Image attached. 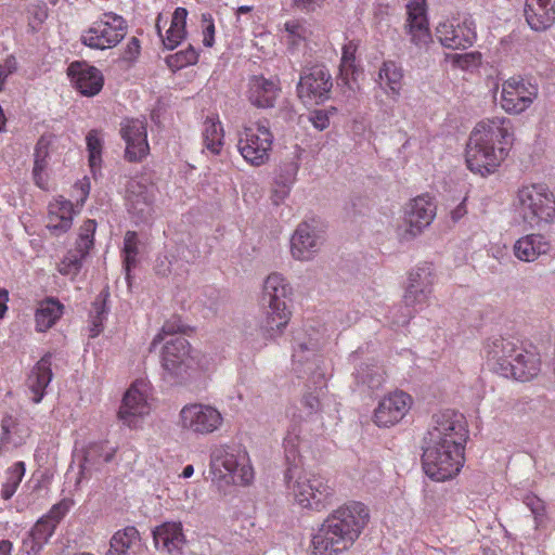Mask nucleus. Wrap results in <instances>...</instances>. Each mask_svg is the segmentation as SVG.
I'll list each match as a JSON object with an SVG mask.
<instances>
[{
	"mask_svg": "<svg viewBox=\"0 0 555 555\" xmlns=\"http://www.w3.org/2000/svg\"><path fill=\"white\" fill-rule=\"evenodd\" d=\"M468 438L465 417L454 410L435 413L424 437L422 464L434 481L455 477L464 464V449Z\"/></svg>",
	"mask_w": 555,
	"mask_h": 555,
	"instance_id": "nucleus-1",
	"label": "nucleus"
},
{
	"mask_svg": "<svg viewBox=\"0 0 555 555\" xmlns=\"http://www.w3.org/2000/svg\"><path fill=\"white\" fill-rule=\"evenodd\" d=\"M370 520L362 502L349 501L332 511L311 537L310 555H340L358 540Z\"/></svg>",
	"mask_w": 555,
	"mask_h": 555,
	"instance_id": "nucleus-2",
	"label": "nucleus"
},
{
	"mask_svg": "<svg viewBox=\"0 0 555 555\" xmlns=\"http://www.w3.org/2000/svg\"><path fill=\"white\" fill-rule=\"evenodd\" d=\"M514 140L512 121L494 117L477 124L466 146V164L470 171L487 177L507 155Z\"/></svg>",
	"mask_w": 555,
	"mask_h": 555,
	"instance_id": "nucleus-3",
	"label": "nucleus"
},
{
	"mask_svg": "<svg viewBox=\"0 0 555 555\" xmlns=\"http://www.w3.org/2000/svg\"><path fill=\"white\" fill-rule=\"evenodd\" d=\"M293 288L280 273H271L263 284L261 305L264 318L260 323V333L264 340L280 336L291 319L289 304Z\"/></svg>",
	"mask_w": 555,
	"mask_h": 555,
	"instance_id": "nucleus-4",
	"label": "nucleus"
},
{
	"mask_svg": "<svg viewBox=\"0 0 555 555\" xmlns=\"http://www.w3.org/2000/svg\"><path fill=\"white\" fill-rule=\"evenodd\" d=\"M284 479L296 502L305 508L320 512L333 502L335 492L328 481L322 476L305 472L297 464L286 468Z\"/></svg>",
	"mask_w": 555,
	"mask_h": 555,
	"instance_id": "nucleus-5",
	"label": "nucleus"
},
{
	"mask_svg": "<svg viewBox=\"0 0 555 555\" xmlns=\"http://www.w3.org/2000/svg\"><path fill=\"white\" fill-rule=\"evenodd\" d=\"M247 462L246 452L234 447H218L210 455L211 473L227 483L245 486L251 482L254 473Z\"/></svg>",
	"mask_w": 555,
	"mask_h": 555,
	"instance_id": "nucleus-6",
	"label": "nucleus"
},
{
	"mask_svg": "<svg viewBox=\"0 0 555 555\" xmlns=\"http://www.w3.org/2000/svg\"><path fill=\"white\" fill-rule=\"evenodd\" d=\"M517 207L531 228L550 222L555 217V199L543 185L524 186L517 194Z\"/></svg>",
	"mask_w": 555,
	"mask_h": 555,
	"instance_id": "nucleus-7",
	"label": "nucleus"
},
{
	"mask_svg": "<svg viewBox=\"0 0 555 555\" xmlns=\"http://www.w3.org/2000/svg\"><path fill=\"white\" fill-rule=\"evenodd\" d=\"M273 139L269 120H259L255 127H245L240 132L237 149L247 163L261 166L269 160Z\"/></svg>",
	"mask_w": 555,
	"mask_h": 555,
	"instance_id": "nucleus-8",
	"label": "nucleus"
},
{
	"mask_svg": "<svg viewBox=\"0 0 555 555\" xmlns=\"http://www.w3.org/2000/svg\"><path fill=\"white\" fill-rule=\"evenodd\" d=\"M106 20H100L92 24L81 35V42L92 49L104 50L115 47L126 36V21L122 16L113 12L104 13Z\"/></svg>",
	"mask_w": 555,
	"mask_h": 555,
	"instance_id": "nucleus-9",
	"label": "nucleus"
},
{
	"mask_svg": "<svg viewBox=\"0 0 555 555\" xmlns=\"http://www.w3.org/2000/svg\"><path fill=\"white\" fill-rule=\"evenodd\" d=\"M332 88V76L324 65L315 64L302 68L297 83V93L301 100L323 103L330 99Z\"/></svg>",
	"mask_w": 555,
	"mask_h": 555,
	"instance_id": "nucleus-10",
	"label": "nucleus"
},
{
	"mask_svg": "<svg viewBox=\"0 0 555 555\" xmlns=\"http://www.w3.org/2000/svg\"><path fill=\"white\" fill-rule=\"evenodd\" d=\"M180 426L194 434L208 435L217 430L221 423V413L206 404H188L180 411Z\"/></svg>",
	"mask_w": 555,
	"mask_h": 555,
	"instance_id": "nucleus-11",
	"label": "nucleus"
},
{
	"mask_svg": "<svg viewBox=\"0 0 555 555\" xmlns=\"http://www.w3.org/2000/svg\"><path fill=\"white\" fill-rule=\"evenodd\" d=\"M436 216V205L431 198L418 196L414 198L406 209L403 225L399 228V236L410 241L422 233Z\"/></svg>",
	"mask_w": 555,
	"mask_h": 555,
	"instance_id": "nucleus-12",
	"label": "nucleus"
},
{
	"mask_svg": "<svg viewBox=\"0 0 555 555\" xmlns=\"http://www.w3.org/2000/svg\"><path fill=\"white\" fill-rule=\"evenodd\" d=\"M143 380L134 382L124 396L118 417L130 428L139 426L140 418L150 413V404Z\"/></svg>",
	"mask_w": 555,
	"mask_h": 555,
	"instance_id": "nucleus-13",
	"label": "nucleus"
},
{
	"mask_svg": "<svg viewBox=\"0 0 555 555\" xmlns=\"http://www.w3.org/2000/svg\"><path fill=\"white\" fill-rule=\"evenodd\" d=\"M437 40L448 49H467L477 38L476 26L473 20L465 18L462 23H440L436 28Z\"/></svg>",
	"mask_w": 555,
	"mask_h": 555,
	"instance_id": "nucleus-14",
	"label": "nucleus"
},
{
	"mask_svg": "<svg viewBox=\"0 0 555 555\" xmlns=\"http://www.w3.org/2000/svg\"><path fill=\"white\" fill-rule=\"evenodd\" d=\"M153 202V193L149 186L137 180L128 182L126 205L135 224L147 223L152 219Z\"/></svg>",
	"mask_w": 555,
	"mask_h": 555,
	"instance_id": "nucleus-15",
	"label": "nucleus"
},
{
	"mask_svg": "<svg viewBox=\"0 0 555 555\" xmlns=\"http://www.w3.org/2000/svg\"><path fill=\"white\" fill-rule=\"evenodd\" d=\"M191 364V346L183 336H176L165 343L162 366L171 377L181 376Z\"/></svg>",
	"mask_w": 555,
	"mask_h": 555,
	"instance_id": "nucleus-16",
	"label": "nucleus"
},
{
	"mask_svg": "<svg viewBox=\"0 0 555 555\" xmlns=\"http://www.w3.org/2000/svg\"><path fill=\"white\" fill-rule=\"evenodd\" d=\"M121 138L126 142L125 157L129 162L141 160L149 152L146 124L132 118L121 122Z\"/></svg>",
	"mask_w": 555,
	"mask_h": 555,
	"instance_id": "nucleus-17",
	"label": "nucleus"
},
{
	"mask_svg": "<svg viewBox=\"0 0 555 555\" xmlns=\"http://www.w3.org/2000/svg\"><path fill=\"white\" fill-rule=\"evenodd\" d=\"M411 406V397L396 391L385 397L375 409L374 423L379 427H390L403 418Z\"/></svg>",
	"mask_w": 555,
	"mask_h": 555,
	"instance_id": "nucleus-18",
	"label": "nucleus"
},
{
	"mask_svg": "<svg viewBox=\"0 0 555 555\" xmlns=\"http://www.w3.org/2000/svg\"><path fill=\"white\" fill-rule=\"evenodd\" d=\"M320 341L318 338L310 337L308 341H298L294 346L293 363L295 370L299 373L311 374L315 377H324L325 372L322 369L323 359L318 353Z\"/></svg>",
	"mask_w": 555,
	"mask_h": 555,
	"instance_id": "nucleus-19",
	"label": "nucleus"
},
{
	"mask_svg": "<svg viewBox=\"0 0 555 555\" xmlns=\"http://www.w3.org/2000/svg\"><path fill=\"white\" fill-rule=\"evenodd\" d=\"M427 0H409L406 4L405 31L411 36V42L424 47L430 39L427 21Z\"/></svg>",
	"mask_w": 555,
	"mask_h": 555,
	"instance_id": "nucleus-20",
	"label": "nucleus"
},
{
	"mask_svg": "<svg viewBox=\"0 0 555 555\" xmlns=\"http://www.w3.org/2000/svg\"><path fill=\"white\" fill-rule=\"evenodd\" d=\"M67 74L74 87L85 96H93L103 88L104 77L94 66L74 62L68 66Z\"/></svg>",
	"mask_w": 555,
	"mask_h": 555,
	"instance_id": "nucleus-21",
	"label": "nucleus"
},
{
	"mask_svg": "<svg viewBox=\"0 0 555 555\" xmlns=\"http://www.w3.org/2000/svg\"><path fill=\"white\" fill-rule=\"evenodd\" d=\"M322 243L321 231L314 225L300 223L291 240V250L295 259L309 260Z\"/></svg>",
	"mask_w": 555,
	"mask_h": 555,
	"instance_id": "nucleus-22",
	"label": "nucleus"
},
{
	"mask_svg": "<svg viewBox=\"0 0 555 555\" xmlns=\"http://www.w3.org/2000/svg\"><path fill=\"white\" fill-rule=\"evenodd\" d=\"M541 369V360L538 353L519 347L511 364H504L503 376L512 377L519 382H528L538 376Z\"/></svg>",
	"mask_w": 555,
	"mask_h": 555,
	"instance_id": "nucleus-23",
	"label": "nucleus"
},
{
	"mask_svg": "<svg viewBox=\"0 0 555 555\" xmlns=\"http://www.w3.org/2000/svg\"><path fill=\"white\" fill-rule=\"evenodd\" d=\"M153 540L158 551L170 555H182L186 544L181 522H164L153 530Z\"/></svg>",
	"mask_w": 555,
	"mask_h": 555,
	"instance_id": "nucleus-24",
	"label": "nucleus"
},
{
	"mask_svg": "<svg viewBox=\"0 0 555 555\" xmlns=\"http://www.w3.org/2000/svg\"><path fill=\"white\" fill-rule=\"evenodd\" d=\"M519 347L509 338L492 337L485 346L487 362L491 370L503 376L504 364H511Z\"/></svg>",
	"mask_w": 555,
	"mask_h": 555,
	"instance_id": "nucleus-25",
	"label": "nucleus"
},
{
	"mask_svg": "<svg viewBox=\"0 0 555 555\" xmlns=\"http://www.w3.org/2000/svg\"><path fill=\"white\" fill-rule=\"evenodd\" d=\"M525 17L531 29H548L555 23V0H526Z\"/></svg>",
	"mask_w": 555,
	"mask_h": 555,
	"instance_id": "nucleus-26",
	"label": "nucleus"
},
{
	"mask_svg": "<svg viewBox=\"0 0 555 555\" xmlns=\"http://www.w3.org/2000/svg\"><path fill=\"white\" fill-rule=\"evenodd\" d=\"M248 100L258 108H270L274 106L280 93L278 85L262 76H254L249 81Z\"/></svg>",
	"mask_w": 555,
	"mask_h": 555,
	"instance_id": "nucleus-27",
	"label": "nucleus"
},
{
	"mask_svg": "<svg viewBox=\"0 0 555 555\" xmlns=\"http://www.w3.org/2000/svg\"><path fill=\"white\" fill-rule=\"evenodd\" d=\"M551 243L541 234H528L514 244V255L525 262H532L551 250Z\"/></svg>",
	"mask_w": 555,
	"mask_h": 555,
	"instance_id": "nucleus-28",
	"label": "nucleus"
},
{
	"mask_svg": "<svg viewBox=\"0 0 555 555\" xmlns=\"http://www.w3.org/2000/svg\"><path fill=\"white\" fill-rule=\"evenodd\" d=\"M52 142L53 135L44 133L38 139L34 150L33 180L41 190H47L48 188V175L46 170L49 165Z\"/></svg>",
	"mask_w": 555,
	"mask_h": 555,
	"instance_id": "nucleus-29",
	"label": "nucleus"
},
{
	"mask_svg": "<svg viewBox=\"0 0 555 555\" xmlns=\"http://www.w3.org/2000/svg\"><path fill=\"white\" fill-rule=\"evenodd\" d=\"M52 353L47 352L31 370L27 383L30 391L33 392V401L39 403L43 396L44 389L52 380L53 374L51 370Z\"/></svg>",
	"mask_w": 555,
	"mask_h": 555,
	"instance_id": "nucleus-30",
	"label": "nucleus"
},
{
	"mask_svg": "<svg viewBox=\"0 0 555 555\" xmlns=\"http://www.w3.org/2000/svg\"><path fill=\"white\" fill-rule=\"evenodd\" d=\"M188 11L184 8H177L172 14L169 29L166 36H163L160 28L162 14L158 15L156 21V30L160 37L163 44L168 50H173L185 38Z\"/></svg>",
	"mask_w": 555,
	"mask_h": 555,
	"instance_id": "nucleus-31",
	"label": "nucleus"
},
{
	"mask_svg": "<svg viewBox=\"0 0 555 555\" xmlns=\"http://www.w3.org/2000/svg\"><path fill=\"white\" fill-rule=\"evenodd\" d=\"M141 547V538L138 529L128 526L114 533L109 542V550L105 555H137Z\"/></svg>",
	"mask_w": 555,
	"mask_h": 555,
	"instance_id": "nucleus-32",
	"label": "nucleus"
},
{
	"mask_svg": "<svg viewBox=\"0 0 555 555\" xmlns=\"http://www.w3.org/2000/svg\"><path fill=\"white\" fill-rule=\"evenodd\" d=\"M430 295L431 293L429 291L406 286L403 295L405 312H403L400 317H392V322L395 325H406L415 312L423 310L427 306Z\"/></svg>",
	"mask_w": 555,
	"mask_h": 555,
	"instance_id": "nucleus-33",
	"label": "nucleus"
},
{
	"mask_svg": "<svg viewBox=\"0 0 555 555\" xmlns=\"http://www.w3.org/2000/svg\"><path fill=\"white\" fill-rule=\"evenodd\" d=\"M62 314L63 305L59 300L54 298L46 299L36 311V330L46 332L55 324Z\"/></svg>",
	"mask_w": 555,
	"mask_h": 555,
	"instance_id": "nucleus-34",
	"label": "nucleus"
},
{
	"mask_svg": "<svg viewBox=\"0 0 555 555\" xmlns=\"http://www.w3.org/2000/svg\"><path fill=\"white\" fill-rule=\"evenodd\" d=\"M358 50V43L353 40H350L343 47V55H341V68H340V79L348 87L351 92H354V88L357 87V67H356V52Z\"/></svg>",
	"mask_w": 555,
	"mask_h": 555,
	"instance_id": "nucleus-35",
	"label": "nucleus"
},
{
	"mask_svg": "<svg viewBox=\"0 0 555 555\" xmlns=\"http://www.w3.org/2000/svg\"><path fill=\"white\" fill-rule=\"evenodd\" d=\"M73 224L70 203L56 206L49 211L47 229L52 235L59 236L66 233Z\"/></svg>",
	"mask_w": 555,
	"mask_h": 555,
	"instance_id": "nucleus-36",
	"label": "nucleus"
},
{
	"mask_svg": "<svg viewBox=\"0 0 555 555\" xmlns=\"http://www.w3.org/2000/svg\"><path fill=\"white\" fill-rule=\"evenodd\" d=\"M299 169V164L295 160L284 162L279 167L275 178V184L282 186L281 190L274 191V203L278 204L289 192L291 185L295 182Z\"/></svg>",
	"mask_w": 555,
	"mask_h": 555,
	"instance_id": "nucleus-37",
	"label": "nucleus"
},
{
	"mask_svg": "<svg viewBox=\"0 0 555 555\" xmlns=\"http://www.w3.org/2000/svg\"><path fill=\"white\" fill-rule=\"evenodd\" d=\"M357 385L374 391L380 388L384 383V375L376 365L360 364L354 372Z\"/></svg>",
	"mask_w": 555,
	"mask_h": 555,
	"instance_id": "nucleus-38",
	"label": "nucleus"
},
{
	"mask_svg": "<svg viewBox=\"0 0 555 555\" xmlns=\"http://www.w3.org/2000/svg\"><path fill=\"white\" fill-rule=\"evenodd\" d=\"M530 104V98H524V95H519L511 82L503 83L501 92V105L506 112L519 114L529 107Z\"/></svg>",
	"mask_w": 555,
	"mask_h": 555,
	"instance_id": "nucleus-39",
	"label": "nucleus"
},
{
	"mask_svg": "<svg viewBox=\"0 0 555 555\" xmlns=\"http://www.w3.org/2000/svg\"><path fill=\"white\" fill-rule=\"evenodd\" d=\"M204 146L214 155H218L223 144V129L219 120L207 118L203 129Z\"/></svg>",
	"mask_w": 555,
	"mask_h": 555,
	"instance_id": "nucleus-40",
	"label": "nucleus"
},
{
	"mask_svg": "<svg viewBox=\"0 0 555 555\" xmlns=\"http://www.w3.org/2000/svg\"><path fill=\"white\" fill-rule=\"evenodd\" d=\"M124 270L126 279L130 282V271L138 263L139 255V240L138 234L134 231H127L124 237Z\"/></svg>",
	"mask_w": 555,
	"mask_h": 555,
	"instance_id": "nucleus-41",
	"label": "nucleus"
},
{
	"mask_svg": "<svg viewBox=\"0 0 555 555\" xmlns=\"http://www.w3.org/2000/svg\"><path fill=\"white\" fill-rule=\"evenodd\" d=\"M378 77L389 88L392 95H399L403 78L402 68L392 61L383 63Z\"/></svg>",
	"mask_w": 555,
	"mask_h": 555,
	"instance_id": "nucleus-42",
	"label": "nucleus"
},
{
	"mask_svg": "<svg viewBox=\"0 0 555 555\" xmlns=\"http://www.w3.org/2000/svg\"><path fill=\"white\" fill-rule=\"evenodd\" d=\"M434 268L430 263L416 267L409 274L408 286L433 292Z\"/></svg>",
	"mask_w": 555,
	"mask_h": 555,
	"instance_id": "nucleus-43",
	"label": "nucleus"
},
{
	"mask_svg": "<svg viewBox=\"0 0 555 555\" xmlns=\"http://www.w3.org/2000/svg\"><path fill=\"white\" fill-rule=\"evenodd\" d=\"M106 449L107 446L106 443L103 442H94L89 444L85 450L83 464L81 465L82 472L87 469L88 465H95L100 461V459H102L103 462L105 463L111 462L114 457L115 450Z\"/></svg>",
	"mask_w": 555,
	"mask_h": 555,
	"instance_id": "nucleus-44",
	"label": "nucleus"
},
{
	"mask_svg": "<svg viewBox=\"0 0 555 555\" xmlns=\"http://www.w3.org/2000/svg\"><path fill=\"white\" fill-rule=\"evenodd\" d=\"M25 470L24 462H16L11 468H9L7 472V481L3 483L1 489V498L3 500H10L14 495L25 475Z\"/></svg>",
	"mask_w": 555,
	"mask_h": 555,
	"instance_id": "nucleus-45",
	"label": "nucleus"
},
{
	"mask_svg": "<svg viewBox=\"0 0 555 555\" xmlns=\"http://www.w3.org/2000/svg\"><path fill=\"white\" fill-rule=\"evenodd\" d=\"M299 442V431L297 430L296 426H293L287 430V434L283 441L287 467L291 466L292 464H297L301 466V459L299 456L298 450Z\"/></svg>",
	"mask_w": 555,
	"mask_h": 555,
	"instance_id": "nucleus-46",
	"label": "nucleus"
},
{
	"mask_svg": "<svg viewBox=\"0 0 555 555\" xmlns=\"http://www.w3.org/2000/svg\"><path fill=\"white\" fill-rule=\"evenodd\" d=\"M87 151L89 154V165L92 170L101 165L102 162V149L103 139L101 132L96 129H92L86 137Z\"/></svg>",
	"mask_w": 555,
	"mask_h": 555,
	"instance_id": "nucleus-47",
	"label": "nucleus"
},
{
	"mask_svg": "<svg viewBox=\"0 0 555 555\" xmlns=\"http://www.w3.org/2000/svg\"><path fill=\"white\" fill-rule=\"evenodd\" d=\"M96 230V222L93 219H87L80 227L76 248L81 251V256H87L93 247V238Z\"/></svg>",
	"mask_w": 555,
	"mask_h": 555,
	"instance_id": "nucleus-48",
	"label": "nucleus"
},
{
	"mask_svg": "<svg viewBox=\"0 0 555 555\" xmlns=\"http://www.w3.org/2000/svg\"><path fill=\"white\" fill-rule=\"evenodd\" d=\"M198 60V53L189 44L186 49L181 50L175 54H170L166 57L167 65L172 69H180L189 65H193Z\"/></svg>",
	"mask_w": 555,
	"mask_h": 555,
	"instance_id": "nucleus-49",
	"label": "nucleus"
},
{
	"mask_svg": "<svg viewBox=\"0 0 555 555\" xmlns=\"http://www.w3.org/2000/svg\"><path fill=\"white\" fill-rule=\"evenodd\" d=\"M450 61L454 67L472 72L481 64V53L474 51L463 54H452L450 55Z\"/></svg>",
	"mask_w": 555,
	"mask_h": 555,
	"instance_id": "nucleus-50",
	"label": "nucleus"
},
{
	"mask_svg": "<svg viewBox=\"0 0 555 555\" xmlns=\"http://www.w3.org/2000/svg\"><path fill=\"white\" fill-rule=\"evenodd\" d=\"M56 528V525L53 520H50L49 517L42 516L33 527L29 534L35 537V539L40 540L41 542L48 543L49 539L52 537Z\"/></svg>",
	"mask_w": 555,
	"mask_h": 555,
	"instance_id": "nucleus-51",
	"label": "nucleus"
},
{
	"mask_svg": "<svg viewBox=\"0 0 555 555\" xmlns=\"http://www.w3.org/2000/svg\"><path fill=\"white\" fill-rule=\"evenodd\" d=\"M1 429L0 450L10 443L16 444L14 441V435L18 431L17 421L10 415L4 416L1 421Z\"/></svg>",
	"mask_w": 555,
	"mask_h": 555,
	"instance_id": "nucleus-52",
	"label": "nucleus"
},
{
	"mask_svg": "<svg viewBox=\"0 0 555 555\" xmlns=\"http://www.w3.org/2000/svg\"><path fill=\"white\" fill-rule=\"evenodd\" d=\"M87 256H81V251H78L76 248L74 251H69L64 260L62 261V268L60 269V272L62 274H77L81 267H82V260Z\"/></svg>",
	"mask_w": 555,
	"mask_h": 555,
	"instance_id": "nucleus-53",
	"label": "nucleus"
},
{
	"mask_svg": "<svg viewBox=\"0 0 555 555\" xmlns=\"http://www.w3.org/2000/svg\"><path fill=\"white\" fill-rule=\"evenodd\" d=\"M74 505V501L72 499H63L59 503L54 504L49 513L44 515L46 517H49L50 520H53L55 525L63 519V517L68 513L70 507Z\"/></svg>",
	"mask_w": 555,
	"mask_h": 555,
	"instance_id": "nucleus-54",
	"label": "nucleus"
},
{
	"mask_svg": "<svg viewBox=\"0 0 555 555\" xmlns=\"http://www.w3.org/2000/svg\"><path fill=\"white\" fill-rule=\"evenodd\" d=\"M285 31L288 35V43L296 46L300 40L305 39L306 29L296 21H288L284 24Z\"/></svg>",
	"mask_w": 555,
	"mask_h": 555,
	"instance_id": "nucleus-55",
	"label": "nucleus"
},
{
	"mask_svg": "<svg viewBox=\"0 0 555 555\" xmlns=\"http://www.w3.org/2000/svg\"><path fill=\"white\" fill-rule=\"evenodd\" d=\"M108 296H109V294L107 291H102L96 296L95 300L92 304L91 315H95V318H98V319H101V318L105 319V317L108 312V308L106 306Z\"/></svg>",
	"mask_w": 555,
	"mask_h": 555,
	"instance_id": "nucleus-56",
	"label": "nucleus"
},
{
	"mask_svg": "<svg viewBox=\"0 0 555 555\" xmlns=\"http://www.w3.org/2000/svg\"><path fill=\"white\" fill-rule=\"evenodd\" d=\"M202 22L205 25L203 30L204 39L203 43L205 47H212L215 42V25L210 14H203Z\"/></svg>",
	"mask_w": 555,
	"mask_h": 555,
	"instance_id": "nucleus-57",
	"label": "nucleus"
},
{
	"mask_svg": "<svg viewBox=\"0 0 555 555\" xmlns=\"http://www.w3.org/2000/svg\"><path fill=\"white\" fill-rule=\"evenodd\" d=\"M505 82H511V85H513V87L517 90V93H519V95H524V98L529 96L531 103L538 95L537 88L531 85L527 86L522 80H516L514 78H511Z\"/></svg>",
	"mask_w": 555,
	"mask_h": 555,
	"instance_id": "nucleus-58",
	"label": "nucleus"
},
{
	"mask_svg": "<svg viewBox=\"0 0 555 555\" xmlns=\"http://www.w3.org/2000/svg\"><path fill=\"white\" fill-rule=\"evenodd\" d=\"M524 503L534 515L535 519H538V517L544 515V511H545L544 502L537 495H534V494L526 495L524 499Z\"/></svg>",
	"mask_w": 555,
	"mask_h": 555,
	"instance_id": "nucleus-59",
	"label": "nucleus"
},
{
	"mask_svg": "<svg viewBox=\"0 0 555 555\" xmlns=\"http://www.w3.org/2000/svg\"><path fill=\"white\" fill-rule=\"evenodd\" d=\"M309 120L313 127L320 131L326 129L330 125L328 114L323 109L312 111L309 115Z\"/></svg>",
	"mask_w": 555,
	"mask_h": 555,
	"instance_id": "nucleus-60",
	"label": "nucleus"
},
{
	"mask_svg": "<svg viewBox=\"0 0 555 555\" xmlns=\"http://www.w3.org/2000/svg\"><path fill=\"white\" fill-rule=\"evenodd\" d=\"M17 69V62L14 56H9L5 61L0 64V91L3 88V85L7 78L12 75Z\"/></svg>",
	"mask_w": 555,
	"mask_h": 555,
	"instance_id": "nucleus-61",
	"label": "nucleus"
},
{
	"mask_svg": "<svg viewBox=\"0 0 555 555\" xmlns=\"http://www.w3.org/2000/svg\"><path fill=\"white\" fill-rule=\"evenodd\" d=\"M46 542L35 539L31 534L24 539L23 546L28 555H39Z\"/></svg>",
	"mask_w": 555,
	"mask_h": 555,
	"instance_id": "nucleus-62",
	"label": "nucleus"
},
{
	"mask_svg": "<svg viewBox=\"0 0 555 555\" xmlns=\"http://www.w3.org/2000/svg\"><path fill=\"white\" fill-rule=\"evenodd\" d=\"M323 0H293L292 7L302 12H313L321 7Z\"/></svg>",
	"mask_w": 555,
	"mask_h": 555,
	"instance_id": "nucleus-63",
	"label": "nucleus"
},
{
	"mask_svg": "<svg viewBox=\"0 0 555 555\" xmlns=\"http://www.w3.org/2000/svg\"><path fill=\"white\" fill-rule=\"evenodd\" d=\"M140 41L137 37H132L129 42L127 43V47L124 52V59L126 61H133L135 60L140 54Z\"/></svg>",
	"mask_w": 555,
	"mask_h": 555,
	"instance_id": "nucleus-64",
	"label": "nucleus"
}]
</instances>
